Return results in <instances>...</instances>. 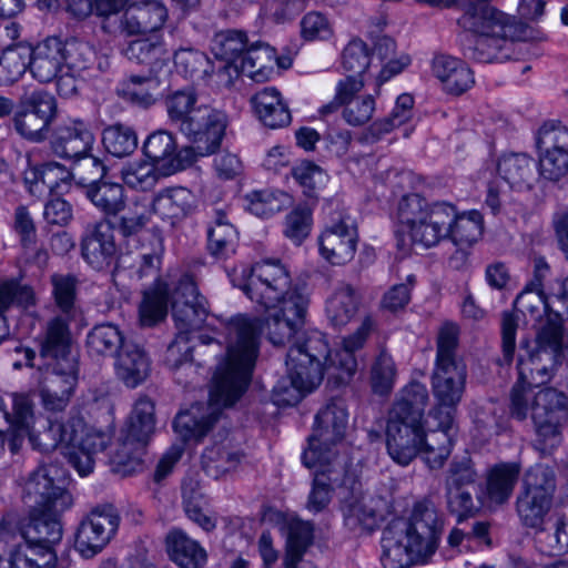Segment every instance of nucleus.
Instances as JSON below:
<instances>
[{
    "instance_id": "1",
    "label": "nucleus",
    "mask_w": 568,
    "mask_h": 568,
    "mask_svg": "<svg viewBox=\"0 0 568 568\" xmlns=\"http://www.w3.org/2000/svg\"><path fill=\"white\" fill-rule=\"evenodd\" d=\"M255 320L243 315L226 324L227 348L213 376L206 405L194 404L176 415L173 427L183 439H200L219 419L222 408L232 406L245 392L258 354Z\"/></svg>"
},
{
    "instance_id": "2",
    "label": "nucleus",
    "mask_w": 568,
    "mask_h": 568,
    "mask_svg": "<svg viewBox=\"0 0 568 568\" xmlns=\"http://www.w3.org/2000/svg\"><path fill=\"white\" fill-rule=\"evenodd\" d=\"M375 327L365 316L357 329L344 337L341 348L331 352L325 336L312 332L305 341L290 346L286 356L287 376L277 381L272 399L277 406L296 405L306 393L317 387L324 372L337 383H346L357 369L355 352L361 349Z\"/></svg>"
},
{
    "instance_id": "3",
    "label": "nucleus",
    "mask_w": 568,
    "mask_h": 568,
    "mask_svg": "<svg viewBox=\"0 0 568 568\" xmlns=\"http://www.w3.org/2000/svg\"><path fill=\"white\" fill-rule=\"evenodd\" d=\"M457 344V326L445 324L437 337L436 362L430 377L432 392L436 400L430 417L437 420L436 427L440 429L437 437H442L437 448L429 446L430 452L426 458L432 469L442 467L450 455L454 414L466 388L467 369L464 362L456 357Z\"/></svg>"
},
{
    "instance_id": "4",
    "label": "nucleus",
    "mask_w": 568,
    "mask_h": 568,
    "mask_svg": "<svg viewBox=\"0 0 568 568\" xmlns=\"http://www.w3.org/2000/svg\"><path fill=\"white\" fill-rule=\"evenodd\" d=\"M60 471L54 465L40 466L24 486L23 498L31 509L21 538L49 550L61 541V515L73 504L71 494L61 486L64 479Z\"/></svg>"
},
{
    "instance_id": "5",
    "label": "nucleus",
    "mask_w": 568,
    "mask_h": 568,
    "mask_svg": "<svg viewBox=\"0 0 568 568\" xmlns=\"http://www.w3.org/2000/svg\"><path fill=\"white\" fill-rule=\"evenodd\" d=\"M443 524L434 504L416 501L407 520H394L383 531L384 568H410L426 562L437 550Z\"/></svg>"
},
{
    "instance_id": "6",
    "label": "nucleus",
    "mask_w": 568,
    "mask_h": 568,
    "mask_svg": "<svg viewBox=\"0 0 568 568\" xmlns=\"http://www.w3.org/2000/svg\"><path fill=\"white\" fill-rule=\"evenodd\" d=\"M562 349V325L558 313L549 314L539 329L535 347L519 355L518 381L510 395L511 415L521 420L528 415V403L534 399L531 390L548 383L559 364Z\"/></svg>"
},
{
    "instance_id": "7",
    "label": "nucleus",
    "mask_w": 568,
    "mask_h": 568,
    "mask_svg": "<svg viewBox=\"0 0 568 568\" xmlns=\"http://www.w3.org/2000/svg\"><path fill=\"white\" fill-rule=\"evenodd\" d=\"M33 448L41 452L61 449L80 476L93 470L94 455L102 452L110 442V436L88 425L82 418H71L65 424L52 423L43 432L32 428L27 434Z\"/></svg>"
},
{
    "instance_id": "8",
    "label": "nucleus",
    "mask_w": 568,
    "mask_h": 568,
    "mask_svg": "<svg viewBox=\"0 0 568 568\" xmlns=\"http://www.w3.org/2000/svg\"><path fill=\"white\" fill-rule=\"evenodd\" d=\"M458 24L476 34L470 58L483 62H503L510 58L516 26L513 19L493 6H471Z\"/></svg>"
},
{
    "instance_id": "9",
    "label": "nucleus",
    "mask_w": 568,
    "mask_h": 568,
    "mask_svg": "<svg viewBox=\"0 0 568 568\" xmlns=\"http://www.w3.org/2000/svg\"><path fill=\"white\" fill-rule=\"evenodd\" d=\"M454 216L453 203L429 202L417 193L404 195L397 206V219L412 244L426 250L436 247L447 239Z\"/></svg>"
},
{
    "instance_id": "10",
    "label": "nucleus",
    "mask_w": 568,
    "mask_h": 568,
    "mask_svg": "<svg viewBox=\"0 0 568 568\" xmlns=\"http://www.w3.org/2000/svg\"><path fill=\"white\" fill-rule=\"evenodd\" d=\"M154 432V404L151 399L141 397L130 415L125 438L112 456L113 470L123 476L140 470L144 448Z\"/></svg>"
},
{
    "instance_id": "11",
    "label": "nucleus",
    "mask_w": 568,
    "mask_h": 568,
    "mask_svg": "<svg viewBox=\"0 0 568 568\" xmlns=\"http://www.w3.org/2000/svg\"><path fill=\"white\" fill-rule=\"evenodd\" d=\"M440 429L433 430L427 437L423 419L405 417L397 412H389L386 425V447L390 458L400 466H407L420 452L424 460L430 452V445L437 448L442 437ZM428 466L429 464L426 463Z\"/></svg>"
},
{
    "instance_id": "12",
    "label": "nucleus",
    "mask_w": 568,
    "mask_h": 568,
    "mask_svg": "<svg viewBox=\"0 0 568 568\" xmlns=\"http://www.w3.org/2000/svg\"><path fill=\"white\" fill-rule=\"evenodd\" d=\"M365 79L344 77L336 82L334 98L322 105L320 114L325 116L341 111L342 120L352 128H363L373 120L377 102L372 94H361Z\"/></svg>"
},
{
    "instance_id": "13",
    "label": "nucleus",
    "mask_w": 568,
    "mask_h": 568,
    "mask_svg": "<svg viewBox=\"0 0 568 568\" xmlns=\"http://www.w3.org/2000/svg\"><path fill=\"white\" fill-rule=\"evenodd\" d=\"M568 408V397L555 388H544L528 403L535 424V446L541 454H550L561 442L560 423Z\"/></svg>"
},
{
    "instance_id": "14",
    "label": "nucleus",
    "mask_w": 568,
    "mask_h": 568,
    "mask_svg": "<svg viewBox=\"0 0 568 568\" xmlns=\"http://www.w3.org/2000/svg\"><path fill=\"white\" fill-rule=\"evenodd\" d=\"M242 290L252 302L271 308L298 288L291 286V275L280 260H263L251 267Z\"/></svg>"
},
{
    "instance_id": "15",
    "label": "nucleus",
    "mask_w": 568,
    "mask_h": 568,
    "mask_svg": "<svg viewBox=\"0 0 568 568\" xmlns=\"http://www.w3.org/2000/svg\"><path fill=\"white\" fill-rule=\"evenodd\" d=\"M347 417V410L339 400L331 402L317 413L314 432L308 438V448L302 456L306 467L315 466L322 458L336 460L337 455L332 447L343 439Z\"/></svg>"
},
{
    "instance_id": "16",
    "label": "nucleus",
    "mask_w": 568,
    "mask_h": 568,
    "mask_svg": "<svg viewBox=\"0 0 568 568\" xmlns=\"http://www.w3.org/2000/svg\"><path fill=\"white\" fill-rule=\"evenodd\" d=\"M227 126V116L209 105H199L189 122H183L182 133L192 143L193 162L199 156L213 154L219 150Z\"/></svg>"
},
{
    "instance_id": "17",
    "label": "nucleus",
    "mask_w": 568,
    "mask_h": 568,
    "mask_svg": "<svg viewBox=\"0 0 568 568\" xmlns=\"http://www.w3.org/2000/svg\"><path fill=\"white\" fill-rule=\"evenodd\" d=\"M310 304L308 296L301 290L293 291L283 303L265 308V329L270 342L285 346L298 336Z\"/></svg>"
},
{
    "instance_id": "18",
    "label": "nucleus",
    "mask_w": 568,
    "mask_h": 568,
    "mask_svg": "<svg viewBox=\"0 0 568 568\" xmlns=\"http://www.w3.org/2000/svg\"><path fill=\"white\" fill-rule=\"evenodd\" d=\"M57 113L55 99L43 89L26 92L14 115L17 132L33 142L43 141Z\"/></svg>"
},
{
    "instance_id": "19",
    "label": "nucleus",
    "mask_w": 568,
    "mask_h": 568,
    "mask_svg": "<svg viewBox=\"0 0 568 568\" xmlns=\"http://www.w3.org/2000/svg\"><path fill=\"white\" fill-rule=\"evenodd\" d=\"M120 525V516L112 506L93 508L80 521L74 548L82 558L90 559L100 554L113 539Z\"/></svg>"
},
{
    "instance_id": "20",
    "label": "nucleus",
    "mask_w": 568,
    "mask_h": 568,
    "mask_svg": "<svg viewBox=\"0 0 568 568\" xmlns=\"http://www.w3.org/2000/svg\"><path fill=\"white\" fill-rule=\"evenodd\" d=\"M78 362L67 361L63 365H45L39 382V396L48 413H61L69 406L78 385Z\"/></svg>"
},
{
    "instance_id": "21",
    "label": "nucleus",
    "mask_w": 568,
    "mask_h": 568,
    "mask_svg": "<svg viewBox=\"0 0 568 568\" xmlns=\"http://www.w3.org/2000/svg\"><path fill=\"white\" fill-rule=\"evenodd\" d=\"M172 316L176 334L190 337L206 320V301L199 294L196 284L190 275L182 276L174 290Z\"/></svg>"
},
{
    "instance_id": "22",
    "label": "nucleus",
    "mask_w": 568,
    "mask_h": 568,
    "mask_svg": "<svg viewBox=\"0 0 568 568\" xmlns=\"http://www.w3.org/2000/svg\"><path fill=\"white\" fill-rule=\"evenodd\" d=\"M357 227L351 216H342L327 225L318 236L321 256L332 265H345L356 253Z\"/></svg>"
},
{
    "instance_id": "23",
    "label": "nucleus",
    "mask_w": 568,
    "mask_h": 568,
    "mask_svg": "<svg viewBox=\"0 0 568 568\" xmlns=\"http://www.w3.org/2000/svg\"><path fill=\"white\" fill-rule=\"evenodd\" d=\"M34 420V404L26 394L12 395V413H8L0 397V450L8 442L11 453L21 448Z\"/></svg>"
},
{
    "instance_id": "24",
    "label": "nucleus",
    "mask_w": 568,
    "mask_h": 568,
    "mask_svg": "<svg viewBox=\"0 0 568 568\" xmlns=\"http://www.w3.org/2000/svg\"><path fill=\"white\" fill-rule=\"evenodd\" d=\"M95 134L91 122L80 118H68L54 129L50 148L54 155L71 159L92 152Z\"/></svg>"
},
{
    "instance_id": "25",
    "label": "nucleus",
    "mask_w": 568,
    "mask_h": 568,
    "mask_svg": "<svg viewBox=\"0 0 568 568\" xmlns=\"http://www.w3.org/2000/svg\"><path fill=\"white\" fill-rule=\"evenodd\" d=\"M143 153L153 163L160 164L168 174L184 170L194 163L192 150L185 146L178 151L174 136L164 130L155 131L146 138Z\"/></svg>"
},
{
    "instance_id": "26",
    "label": "nucleus",
    "mask_w": 568,
    "mask_h": 568,
    "mask_svg": "<svg viewBox=\"0 0 568 568\" xmlns=\"http://www.w3.org/2000/svg\"><path fill=\"white\" fill-rule=\"evenodd\" d=\"M168 19L165 6L156 0H141L129 3L121 17L119 29L126 36L153 33L160 30Z\"/></svg>"
},
{
    "instance_id": "27",
    "label": "nucleus",
    "mask_w": 568,
    "mask_h": 568,
    "mask_svg": "<svg viewBox=\"0 0 568 568\" xmlns=\"http://www.w3.org/2000/svg\"><path fill=\"white\" fill-rule=\"evenodd\" d=\"M72 317L57 315L45 324L40 343V357L44 365H63L67 361L78 362L71 349L69 322Z\"/></svg>"
},
{
    "instance_id": "28",
    "label": "nucleus",
    "mask_w": 568,
    "mask_h": 568,
    "mask_svg": "<svg viewBox=\"0 0 568 568\" xmlns=\"http://www.w3.org/2000/svg\"><path fill=\"white\" fill-rule=\"evenodd\" d=\"M247 49L246 34L237 30H224L217 32L212 39L211 50L215 58L225 61L216 73L220 83L231 85L233 78L239 75L236 61Z\"/></svg>"
},
{
    "instance_id": "29",
    "label": "nucleus",
    "mask_w": 568,
    "mask_h": 568,
    "mask_svg": "<svg viewBox=\"0 0 568 568\" xmlns=\"http://www.w3.org/2000/svg\"><path fill=\"white\" fill-rule=\"evenodd\" d=\"M62 40L49 37L36 47H29V70L31 75L41 83H49L64 70Z\"/></svg>"
},
{
    "instance_id": "30",
    "label": "nucleus",
    "mask_w": 568,
    "mask_h": 568,
    "mask_svg": "<svg viewBox=\"0 0 568 568\" xmlns=\"http://www.w3.org/2000/svg\"><path fill=\"white\" fill-rule=\"evenodd\" d=\"M432 73L439 81L442 89L452 95H460L475 83L474 73L463 60L437 54L432 61Z\"/></svg>"
},
{
    "instance_id": "31",
    "label": "nucleus",
    "mask_w": 568,
    "mask_h": 568,
    "mask_svg": "<svg viewBox=\"0 0 568 568\" xmlns=\"http://www.w3.org/2000/svg\"><path fill=\"white\" fill-rule=\"evenodd\" d=\"M311 468L317 469L314 474L306 507L310 511L320 513L329 504L334 486L344 484L341 477L345 469L341 463L329 458H322V462L317 460L316 465Z\"/></svg>"
},
{
    "instance_id": "32",
    "label": "nucleus",
    "mask_w": 568,
    "mask_h": 568,
    "mask_svg": "<svg viewBox=\"0 0 568 568\" xmlns=\"http://www.w3.org/2000/svg\"><path fill=\"white\" fill-rule=\"evenodd\" d=\"M150 203L155 215L174 226L191 214L194 196L186 187L171 186L156 192Z\"/></svg>"
},
{
    "instance_id": "33",
    "label": "nucleus",
    "mask_w": 568,
    "mask_h": 568,
    "mask_svg": "<svg viewBox=\"0 0 568 568\" xmlns=\"http://www.w3.org/2000/svg\"><path fill=\"white\" fill-rule=\"evenodd\" d=\"M116 253L113 230L98 223L82 241V256L94 270L108 267Z\"/></svg>"
},
{
    "instance_id": "34",
    "label": "nucleus",
    "mask_w": 568,
    "mask_h": 568,
    "mask_svg": "<svg viewBox=\"0 0 568 568\" xmlns=\"http://www.w3.org/2000/svg\"><path fill=\"white\" fill-rule=\"evenodd\" d=\"M116 91L124 100L149 108L161 94V81L156 72L130 73L120 81Z\"/></svg>"
},
{
    "instance_id": "35",
    "label": "nucleus",
    "mask_w": 568,
    "mask_h": 568,
    "mask_svg": "<svg viewBox=\"0 0 568 568\" xmlns=\"http://www.w3.org/2000/svg\"><path fill=\"white\" fill-rule=\"evenodd\" d=\"M114 365L116 376L130 388L142 384L151 371V362L146 353L132 343L123 345Z\"/></svg>"
},
{
    "instance_id": "36",
    "label": "nucleus",
    "mask_w": 568,
    "mask_h": 568,
    "mask_svg": "<svg viewBox=\"0 0 568 568\" xmlns=\"http://www.w3.org/2000/svg\"><path fill=\"white\" fill-rule=\"evenodd\" d=\"M250 101L264 125L276 129L291 123L292 116L288 106L276 88H263L252 95Z\"/></svg>"
},
{
    "instance_id": "37",
    "label": "nucleus",
    "mask_w": 568,
    "mask_h": 568,
    "mask_svg": "<svg viewBox=\"0 0 568 568\" xmlns=\"http://www.w3.org/2000/svg\"><path fill=\"white\" fill-rule=\"evenodd\" d=\"M171 560L180 568H202L207 559L205 549L183 530H171L165 539Z\"/></svg>"
},
{
    "instance_id": "38",
    "label": "nucleus",
    "mask_w": 568,
    "mask_h": 568,
    "mask_svg": "<svg viewBox=\"0 0 568 568\" xmlns=\"http://www.w3.org/2000/svg\"><path fill=\"white\" fill-rule=\"evenodd\" d=\"M361 295L349 284H341L326 302V316L335 327H344L359 312Z\"/></svg>"
},
{
    "instance_id": "39",
    "label": "nucleus",
    "mask_w": 568,
    "mask_h": 568,
    "mask_svg": "<svg viewBox=\"0 0 568 568\" xmlns=\"http://www.w3.org/2000/svg\"><path fill=\"white\" fill-rule=\"evenodd\" d=\"M122 52L129 61L145 65L152 72H158L168 60L164 42L159 34L132 40Z\"/></svg>"
},
{
    "instance_id": "40",
    "label": "nucleus",
    "mask_w": 568,
    "mask_h": 568,
    "mask_svg": "<svg viewBox=\"0 0 568 568\" xmlns=\"http://www.w3.org/2000/svg\"><path fill=\"white\" fill-rule=\"evenodd\" d=\"M377 500L371 495H352L343 504L345 525L352 530L372 531L378 525Z\"/></svg>"
},
{
    "instance_id": "41",
    "label": "nucleus",
    "mask_w": 568,
    "mask_h": 568,
    "mask_svg": "<svg viewBox=\"0 0 568 568\" xmlns=\"http://www.w3.org/2000/svg\"><path fill=\"white\" fill-rule=\"evenodd\" d=\"M454 215L446 240H449L455 246L473 247L484 232L483 214L477 210L459 212L454 205Z\"/></svg>"
},
{
    "instance_id": "42",
    "label": "nucleus",
    "mask_w": 568,
    "mask_h": 568,
    "mask_svg": "<svg viewBox=\"0 0 568 568\" xmlns=\"http://www.w3.org/2000/svg\"><path fill=\"white\" fill-rule=\"evenodd\" d=\"M413 105L414 99L410 94L399 95L389 115L372 122L362 133L361 141L374 143L390 133L395 128L408 122L413 115Z\"/></svg>"
},
{
    "instance_id": "43",
    "label": "nucleus",
    "mask_w": 568,
    "mask_h": 568,
    "mask_svg": "<svg viewBox=\"0 0 568 568\" xmlns=\"http://www.w3.org/2000/svg\"><path fill=\"white\" fill-rule=\"evenodd\" d=\"M520 467L515 464H499L493 467L486 479L485 498L489 505H501L510 498L518 480Z\"/></svg>"
},
{
    "instance_id": "44",
    "label": "nucleus",
    "mask_w": 568,
    "mask_h": 568,
    "mask_svg": "<svg viewBox=\"0 0 568 568\" xmlns=\"http://www.w3.org/2000/svg\"><path fill=\"white\" fill-rule=\"evenodd\" d=\"M275 50L266 43H256L247 47L241 63L239 73H243L256 82L270 79L274 71Z\"/></svg>"
},
{
    "instance_id": "45",
    "label": "nucleus",
    "mask_w": 568,
    "mask_h": 568,
    "mask_svg": "<svg viewBox=\"0 0 568 568\" xmlns=\"http://www.w3.org/2000/svg\"><path fill=\"white\" fill-rule=\"evenodd\" d=\"M534 168V161L528 155L509 154L499 159L497 171L509 187L523 190L531 187Z\"/></svg>"
},
{
    "instance_id": "46",
    "label": "nucleus",
    "mask_w": 568,
    "mask_h": 568,
    "mask_svg": "<svg viewBox=\"0 0 568 568\" xmlns=\"http://www.w3.org/2000/svg\"><path fill=\"white\" fill-rule=\"evenodd\" d=\"M194 346L191 344V337L186 335H175V338L168 346L164 363L172 372L178 384L186 385L189 381L183 378V372L197 373L199 366L194 364L192 351Z\"/></svg>"
},
{
    "instance_id": "47",
    "label": "nucleus",
    "mask_w": 568,
    "mask_h": 568,
    "mask_svg": "<svg viewBox=\"0 0 568 568\" xmlns=\"http://www.w3.org/2000/svg\"><path fill=\"white\" fill-rule=\"evenodd\" d=\"M120 213L118 230L124 237L138 235L154 214L150 201L144 196H134L125 202Z\"/></svg>"
},
{
    "instance_id": "48",
    "label": "nucleus",
    "mask_w": 568,
    "mask_h": 568,
    "mask_svg": "<svg viewBox=\"0 0 568 568\" xmlns=\"http://www.w3.org/2000/svg\"><path fill=\"white\" fill-rule=\"evenodd\" d=\"M9 565L10 568H55L57 554L47 546L41 548L23 540L10 551Z\"/></svg>"
},
{
    "instance_id": "49",
    "label": "nucleus",
    "mask_w": 568,
    "mask_h": 568,
    "mask_svg": "<svg viewBox=\"0 0 568 568\" xmlns=\"http://www.w3.org/2000/svg\"><path fill=\"white\" fill-rule=\"evenodd\" d=\"M102 144L112 156H130L138 148V134L130 125L114 123L103 129Z\"/></svg>"
},
{
    "instance_id": "50",
    "label": "nucleus",
    "mask_w": 568,
    "mask_h": 568,
    "mask_svg": "<svg viewBox=\"0 0 568 568\" xmlns=\"http://www.w3.org/2000/svg\"><path fill=\"white\" fill-rule=\"evenodd\" d=\"M237 232L227 221L225 213H215L213 225L209 230V250L216 257H227L235 251Z\"/></svg>"
},
{
    "instance_id": "51",
    "label": "nucleus",
    "mask_w": 568,
    "mask_h": 568,
    "mask_svg": "<svg viewBox=\"0 0 568 568\" xmlns=\"http://www.w3.org/2000/svg\"><path fill=\"white\" fill-rule=\"evenodd\" d=\"M62 55L64 70L78 75L95 69L97 52L88 42L78 39L62 41Z\"/></svg>"
},
{
    "instance_id": "52",
    "label": "nucleus",
    "mask_w": 568,
    "mask_h": 568,
    "mask_svg": "<svg viewBox=\"0 0 568 568\" xmlns=\"http://www.w3.org/2000/svg\"><path fill=\"white\" fill-rule=\"evenodd\" d=\"M29 45L19 42L8 45L0 57V85L17 82L29 69Z\"/></svg>"
},
{
    "instance_id": "53",
    "label": "nucleus",
    "mask_w": 568,
    "mask_h": 568,
    "mask_svg": "<svg viewBox=\"0 0 568 568\" xmlns=\"http://www.w3.org/2000/svg\"><path fill=\"white\" fill-rule=\"evenodd\" d=\"M313 527L303 520H292L288 525L286 552L283 565L285 568H298L306 548L312 542Z\"/></svg>"
},
{
    "instance_id": "54",
    "label": "nucleus",
    "mask_w": 568,
    "mask_h": 568,
    "mask_svg": "<svg viewBox=\"0 0 568 568\" xmlns=\"http://www.w3.org/2000/svg\"><path fill=\"white\" fill-rule=\"evenodd\" d=\"M169 291L163 283H156L143 294L139 312L141 323L152 326L162 321L168 313Z\"/></svg>"
},
{
    "instance_id": "55",
    "label": "nucleus",
    "mask_w": 568,
    "mask_h": 568,
    "mask_svg": "<svg viewBox=\"0 0 568 568\" xmlns=\"http://www.w3.org/2000/svg\"><path fill=\"white\" fill-rule=\"evenodd\" d=\"M159 178V171L152 161L136 160L125 163L121 169L123 183L136 191H150L156 185Z\"/></svg>"
},
{
    "instance_id": "56",
    "label": "nucleus",
    "mask_w": 568,
    "mask_h": 568,
    "mask_svg": "<svg viewBox=\"0 0 568 568\" xmlns=\"http://www.w3.org/2000/svg\"><path fill=\"white\" fill-rule=\"evenodd\" d=\"M241 458L239 452L230 449L225 444H215L203 452L202 467L209 476L219 478L234 469Z\"/></svg>"
},
{
    "instance_id": "57",
    "label": "nucleus",
    "mask_w": 568,
    "mask_h": 568,
    "mask_svg": "<svg viewBox=\"0 0 568 568\" xmlns=\"http://www.w3.org/2000/svg\"><path fill=\"white\" fill-rule=\"evenodd\" d=\"M247 209L260 217H270L288 206L291 196L282 191L262 190L253 191L246 195Z\"/></svg>"
},
{
    "instance_id": "58",
    "label": "nucleus",
    "mask_w": 568,
    "mask_h": 568,
    "mask_svg": "<svg viewBox=\"0 0 568 568\" xmlns=\"http://www.w3.org/2000/svg\"><path fill=\"white\" fill-rule=\"evenodd\" d=\"M428 403V390L422 383L414 382L407 385L400 397L394 403L389 412H397L405 417L423 419Z\"/></svg>"
},
{
    "instance_id": "59",
    "label": "nucleus",
    "mask_w": 568,
    "mask_h": 568,
    "mask_svg": "<svg viewBox=\"0 0 568 568\" xmlns=\"http://www.w3.org/2000/svg\"><path fill=\"white\" fill-rule=\"evenodd\" d=\"M88 196L106 215L120 214L125 203V192L119 183L102 182L92 186Z\"/></svg>"
},
{
    "instance_id": "60",
    "label": "nucleus",
    "mask_w": 568,
    "mask_h": 568,
    "mask_svg": "<svg viewBox=\"0 0 568 568\" xmlns=\"http://www.w3.org/2000/svg\"><path fill=\"white\" fill-rule=\"evenodd\" d=\"M87 344L91 353L98 355H114L120 352L124 343L119 328L111 324L95 326L88 335Z\"/></svg>"
},
{
    "instance_id": "61",
    "label": "nucleus",
    "mask_w": 568,
    "mask_h": 568,
    "mask_svg": "<svg viewBox=\"0 0 568 568\" xmlns=\"http://www.w3.org/2000/svg\"><path fill=\"white\" fill-rule=\"evenodd\" d=\"M551 506V500L521 493L517 498V513L524 526L539 529Z\"/></svg>"
},
{
    "instance_id": "62",
    "label": "nucleus",
    "mask_w": 568,
    "mask_h": 568,
    "mask_svg": "<svg viewBox=\"0 0 568 568\" xmlns=\"http://www.w3.org/2000/svg\"><path fill=\"white\" fill-rule=\"evenodd\" d=\"M556 488L554 470L545 465L531 467L524 478V493L550 499Z\"/></svg>"
},
{
    "instance_id": "63",
    "label": "nucleus",
    "mask_w": 568,
    "mask_h": 568,
    "mask_svg": "<svg viewBox=\"0 0 568 568\" xmlns=\"http://www.w3.org/2000/svg\"><path fill=\"white\" fill-rule=\"evenodd\" d=\"M292 175L303 189V193L311 199L317 197L318 191L327 182V174L317 164L303 161L292 169Z\"/></svg>"
},
{
    "instance_id": "64",
    "label": "nucleus",
    "mask_w": 568,
    "mask_h": 568,
    "mask_svg": "<svg viewBox=\"0 0 568 568\" xmlns=\"http://www.w3.org/2000/svg\"><path fill=\"white\" fill-rule=\"evenodd\" d=\"M539 151L568 152V128L559 121H548L538 131Z\"/></svg>"
}]
</instances>
